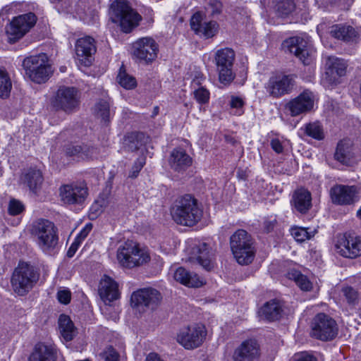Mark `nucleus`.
<instances>
[{
  "label": "nucleus",
  "mask_w": 361,
  "mask_h": 361,
  "mask_svg": "<svg viewBox=\"0 0 361 361\" xmlns=\"http://www.w3.org/2000/svg\"><path fill=\"white\" fill-rule=\"evenodd\" d=\"M173 219L177 224L192 226L202 216V210L197 206V200L191 195H185L176 200L171 209Z\"/></svg>",
  "instance_id": "obj_1"
},
{
  "label": "nucleus",
  "mask_w": 361,
  "mask_h": 361,
  "mask_svg": "<svg viewBox=\"0 0 361 361\" xmlns=\"http://www.w3.org/2000/svg\"><path fill=\"white\" fill-rule=\"evenodd\" d=\"M109 15L112 22L118 23L125 33L130 32L142 19L126 0H114L111 4Z\"/></svg>",
  "instance_id": "obj_2"
},
{
  "label": "nucleus",
  "mask_w": 361,
  "mask_h": 361,
  "mask_svg": "<svg viewBox=\"0 0 361 361\" xmlns=\"http://www.w3.org/2000/svg\"><path fill=\"white\" fill-rule=\"evenodd\" d=\"M32 233L37 238L38 246L44 253H55L59 236L57 228L53 222L44 219H38L32 224Z\"/></svg>",
  "instance_id": "obj_3"
},
{
  "label": "nucleus",
  "mask_w": 361,
  "mask_h": 361,
  "mask_svg": "<svg viewBox=\"0 0 361 361\" xmlns=\"http://www.w3.org/2000/svg\"><path fill=\"white\" fill-rule=\"evenodd\" d=\"M230 246L238 264L247 265L255 257V250L252 236L243 229H238L230 238Z\"/></svg>",
  "instance_id": "obj_4"
},
{
  "label": "nucleus",
  "mask_w": 361,
  "mask_h": 361,
  "mask_svg": "<svg viewBox=\"0 0 361 361\" xmlns=\"http://www.w3.org/2000/svg\"><path fill=\"white\" fill-rule=\"evenodd\" d=\"M25 75L34 82H45L51 75V67L46 54H39L25 58L23 61Z\"/></svg>",
  "instance_id": "obj_5"
},
{
  "label": "nucleus",
  "mask_w": 361,
  "mask_h": 361,
  "mask_svg": "<svg viewBox=\"0 0 361 361\" xmlns=\"http://www.w3.org/2000/svg\"><path fill=\"white\" fill-rule=\"evenodd\" d=\"M39 276L34 267L25 262L19 263L11 277L13 290L20 295H25L33 288Z\"/></svg>",
  "instance_id": "obj_6"
},
{
  "label": "nucleus",
  "mask_w": 361,
  "mask_h": 361,
  "mask_svg": "<svg viewBox=\"0 0 361 361\" xmlns=\"http://www.w3.org/2000/svg\"><path fill=\"white\" fill-rule=\"evenodd\" d=\"M117 259L122 267L133 268L148 262L149 255L145 250L141 249L136 243L127 240L118 247Z\"/></svg>",
  "instance_id": "obj_7"
},
{
  "label": "nucleus",
  "mask_w": 361,
  "mask_h": 361,
  "mask_svg": "<svg viewBox=\"0 0 361 361\" xmlns=\"http://www.w3.org/2000/svg\"><path fill=\"white\" fill-rule=\"evenodd\" d=\"M81 93L75 87H60L51 101V106L56 111L72 114L79 109Z\"/></svg>",
  "instance_id": "obj_8"
},
{
  "label": "nucleus",
  "mask_w": 361,
  "mask_h": 361,
  "mask_svg": "<svg viewBox=\"0 0 361 361\" xmlns=\"http://www.w3.org/2000/svg\"><path fill=\"white\" fill-rule=\"evenodd\" d=\"M312 336L323 341L334 339L338 335L336 322L324 313L317 314L312 322Z\"/></svg>",
  "instance_id": "obj_9"
},
{
  "label": "nucleus",
  "mask_w": 361,
  "mask_h": 361,
  "mask_svg": "<svg viewBox=\"0 0 361 361\" xmlns=\"http://www.w3.org/2000/svg\"><path fill=\"white\" fill-rule=\"evenodd\" d=\"M159 46L150 37H141L132 44V55L140 62H152L157 57Z\"/></svg>",
  "instance_id": "obj_10"
},
{
  "label": "nucleus",
  "mask_w": 361,
  "mask_h": 361,
  "mask_svg": "<svg viewBox=\"0 0 361 361\" xmlns=\"http://www.w3.org/2000/svg\"><path fill=\"white\" fill-rule=\"evenodd\" d=\"M59 195L65 204L82 205L88 196V188L82 183H71L60 187Z\"/></svg>",
  "instance_id": "obj_11"
},
{
  "label": "nucleus",
  "mask_w": 361,
  "mask_h": 361,
  "mask_svg": "<svg viewBox=\"0 0 361 361\" xmlns=\"http://www.w3.org/2000/svg\"><path fill=\"white\" fill-rule=\"evenodd\" d=\"M286 51L293 54L304 65H310L313 61L314 51L308 45L306 39L300 37H292L282 44Z\"/></svg>",
  "instance_id": "obj_12"
},
{
  "label": "nucleus",
  "mask_w": 361,
  "mask_h": 361,
  "mask_svg": "<svg viewBox=\"0 0 361 361\" xmlns=\"http://www.w3.org/2000/svg\"><path fill=\"white\" fill-rule=\"evenodd\" d=\"M207 335L204 326L192 325L180 329L177 341L185 349H194L202 345Z\"/></svg>",
  "instance_id": "obj_13"
},
{
  "label": "nucleus",
  "mask_w": 361,
  "mask_h": 361,
  "mask_svg": "<svg viewBox=\"0 0 361 361\" xmlns=\"http://www.w3.org/2000/svg\"><path fill=\"white\" fill-rule=\"evenodd\" d=\"M294 75H276L271 76L265 88L269 94L274 98H279L290 94L295 86Z\"/></svg>",
  "instance_id": "obj_14"
},
{
  "label": "nucleus",
  "mask_w": 361,
  "mask_h": 361,
  "mask_svg": "<svg viewBox=\"0 0 361 361\" xmlns=\"http://www.w3.org/2000/svg\"><path fill=\"white\" fill-rule=\"evenodd\" d=\"M335 246L336 252L343 257L355 259L361 256V237L355 233H344Z\"/></svg>",
  "instance_id": "obj_15"
},
{
  "label": "nucleus",
  "mask_w": 361,
  "mask_h": 361,
  "mask_svg": "<svg viewBox=\"0 0 361 361\" xmlns=\"http://www.w3.org/2000/svg\"><path fill=\"white\" fill-rule=\"evenodd\" d=\"M36 21V16L31 12L13 18L6 29L8 35L11 36L10 40L16 41L21 38L35 25Z\"/></svg>",
  "instance_id": "obj_16"
},
{
  "label": "nucleus",
  "mask_w": 361,
  "mask_h": 361,
  "mask_svg": "<svg viewBox=\"0 0 361 361\" xmlns=\"http://www.w3.org/2000/svg\"><path fill=\"white\" fill-rule=\"evenodd\" d=\"M161 300L160 293L152 288H141L134 291L131 295V305L133 307L156 308Z\"/></svg>",
  "instance_id": "obj_17"
},
{
  "label": "nucleus",
  "mask_w": 361,
  "mask_h": 361,
  "mask_svg": "<svg viewBox=\"0 0 361 361\" xmlns=\"http://www.w3.org/2000/svg\"><path fill=\"white\" fill-rule=\"evenodd\" d=\"M314 106V95L312 92L305 90L295 98L290 100L285 109L291 116H297L310 111Z\"/></svg>",
  "instance_id": "obj_18"
},
{
  "label": "nucleus",
  "mask_w": 361,
  "mask_h": 361,
  "mask_svg": "<svg viewBox=\"0 0 361 361\" xmlns=\"http://www.w3.org/2000/svg\"><path fill=\"white\" fill-rule=\"evenodd\" d=\"M259 357V346L255 339H248L243 341L235 348L233 361H258Z\"/></svg>",
  "instance_id": "obj_19"
},
{
  "label": "nucleus",
  "mask_w": 361,
  "mask_h": 361,
  "mask_svg": "<svg viewBox=\"0 0 361 361\" xmlns=\"http://www.w3.org/2000/svg\"><path fill=\"white\" fill-rule=\"evenodd\" d=\"M66 156L73 158V160L92 159L99 154L97 148L87 145H67L64 147Z\"/></svg>",
  "instance_id": "obj_20"
},
{
  "label": "nucleus",
  "mask_w": 361,
  "mask_h": 361,
  "mask_svg": "<svg viewBox=\"0 0 361 361\" xmlns=\"http://www.w3.org/2000/svg\"><path fill=\"white\" fill-rule=\"evenodd\" d=\"M356 192L355 186L337 185L331 189V197L334 203L346 205L353 203Z\"/></svg>",
  "instance_id": "obj_21"
},
{
  "label": "nucleus",
  "mask_w": 361,
  "mask_h": 361,
  "mask_svg": "<svg viewBox=\"0 0 361 361\" xmlns=\"http://www.w3.org/2000/svg\"><path fill=\"white\" fill-rule=\"evenodd\" d=\"M96 50L95 41L90 36L80 38L75 43L76 54L86 66L91 63L92 55L95 54Z\"/></svg>",
  "instance_id": "obj_22"
},
{
  "label": "nucleus",
  "mask_w": 361,
  "mask_h": 361,
  "mask_svg": "<svg viewBox=\"0 0 361 361\" xmlns=\"http://www.w3.org/2000/svg\"><path fill=\"white\" fill-rule=\"evenodd\" d=\"M190 26L196 34L205 38L212 37L217 30V23L215 21L202 23V16L200 13H195L191 18Z\"/></svg>",
  "instance_id": "obj_23"
},
{
  "label": "nucleus",
  "mask_w": 361,
  "mask_h": 361,
  "mask_svg": "<svg viewBox=\"0 0 361 361\" xmlns=\"http://www.w3.org/2000/svg\"><path fill=\"white\" fill-rule=\"evenodd\" d=\"M20 179L30 191L35 195L40 191L44 183L42 173L37 168H30L26 170L22 173Z\"/></svg>",
  "instance_id": "obj_24"
},
{
  "label": "nucleus",
  "mask_w": 361,
  "mask_h": 361,
  "mask_svg": "<svg viewBox=\"0 0 361 361\" xmlns=\"http://www.w3.org/2000/svg\"><path fill=\"white\" fill-rule=\"evenodd\" d=\"M327 64L329 67L325 72L324 80L328 78L330 82L334 83L338 78L345 75L348 64L344 59L329 57Z\"/></svg>",
  "instance_id": "obj_25"
},
{
  "label": "nucleus",
  "mask_w": 361,
  "mask_h": 361,
  "mask_svg": "<svg viewBox=\"0 0 361 361\" xmlns=\"http://www.w3.org/2000/svg\"><path fill=\"white\" fill-rule=\"evenodd\" d=\"M192 158L182 148L173 149L169 163L171 168L177 172H183L192 164Z\"/></svg>",
  "instance_id": "obj_26"
},
{
  "label": "nucleus",
  "mask_w": 361,
  "mask_h": 361,
  "mask_svg": "<svg viewBox=\"0 0 361 361\" xmlns=\"http://www.w3.org/2000/svg\"><path fill=\"white\" fill-rule=\"evenodd\" d=\"M283 302L277 299L267 302L259 310V317L269 322L281 319L283 312Z\"/></svg>",
  "instance_id": "obj_27"
},
{
  "label": "nucleus",
  "mask_w": 361,
  "mask_h": 361,
  "mask_svg": "<svg viewBox=\"0 0 361 361\" xmlns=\"http://www.w3.org/2000/svg\"><path fill=\"white\" fill-rule=\"evenodd\" d=\"M193 254L197 262L204 269L210 271L214 267V254L207 243H202L194 247Z\"/></svg>",
  "instance_id": "obj_28"
},
{
  "label": "nucleus",
  "mask_w": 361,
  "mask_h": 361,
  "mask_svg": "<svg viewBox=\"0 0 361 361\" xmlns=\"http://www.w3.org/2000/svg\"><path fill=\"white\" fill-rule=\"evenodd\" d=\"M99 293L104 302L117 300L119 297L118 283L111 277L104 276L100 281Z\"/></svg>",
  "instance_id": "obj_29"
},
{
  "label": "nucleus",
  "mask_w": 361,
  "mask_h": 361,
  "mask_svg": "<svg viewBox=\"0 0 361 361\" xmlns=\"http://www.w3.org/2000/svg\"><path fill=\"white\" fill-rule=\"evenodd\" d=\"M290 202L297 212L305 214L312 207L311 193L305 188H299L294 192Z\"/></svg>",
  "instance_id": "obj_30"
},
{
  "label": "nucleus",
  "mask_w": 361,
  "mask_h": 361,
  "mask_svg": "<svg viewBox=\"0 0 361 361\" xmlns=\"http://www.w3.org/2000/svg\"><path fill=\"white\" fill-rule=\"evenodd\" d=\"M56 351L51 345L37 343L29 357V361H56Z\"/></svg>",
  "instance_id": "obj_31"
},
{
  "label": "nucleus",
  "mask_w": 361,
  "mask_h": 361,
  "mask_svg": "<svg viewBox=\"0 0 361 361\" xmlns=\"http://www.w3.org/2000/svg\"><path fill=\"white\" fill-rule=\"evenodd\" d=\"M173 277L176 281L188 287L198 288L203 284L197 274L188 271L183 267L178 268Z\"/></svg>",
  "instance_id": "obj_32"
},
{
  "label": "nucleus",
  "mask_w": 361,
  "mask_h": 361,
  "mask_svg": "<svg viewBox=\"0 0 361 361\" xmlns=\"http://www.w3.org/2000/svg\"><path fill=\"white\" fill-rule=\"evenodd\" d=\"M353 155L352 141L350 139L341 140L337 145L334 154L335 159L343 164H348Z\"/></svg>",
  "instance_id": "obj_33"
},
{
  "label": "nucleus",
  "mask_w": 361,
  "mask_h": 361,
  "mask_svg": "<svg viewBox=\"0 0 361 361\" xmlns=\"http://www.w3.org/2000/svg\"><path fill=\"white\" fill-rule=\"evenodd\" d=\"M330 33L332 37L345 42L352 41L357 36V32L352 26L341 24L333 25Z\"/></svg>",
  "instance_id": "obj_34"
},
{
  "label": "nucleus",
  "mask_w": 361,
  "mask_h": 361,
  "mask_svg": "<svg viewBox=\"0 0 361 361\" xmlns=\"http://www.w3.org/2000/svg\"><path fill=\"white\" fill-rule=\"evenodd\" d=\"M147 138L143 133L133 132L128 133L124 138V147L129 152H135L147 142Z\"/></svg>",
  "instance_id": "obj_35"
},
{
  "label": "nucleus",
  "mask_w": 361,
  "mask_h": 361,
  "mask_svg": "<svg viewBox=\"0 0 361 361\" xmlns=\"http://www.w3.org/2000/svg\"><path fill=\"white\" fill-rule=\"evenodd\" d=\"M204 79L202 75L199 74L192 81L194 97L200 104H207L209 101L210 93L207 89L202 86V81Z\"/></svg>",
  "instance_id": "obj_36"
},
{
  "label": "nucleus",
  "mask_w": 361,
  "mask_h": 361,
  "mask_svg": "<svg viewBox=\"0 0 361 361\" xmlns=\"http://www.w3.org/2000/svg\"><path fill=\"white\" fill-rule=\"evenodd\" d=\"M216 68L233 67L235 52L230 48L218 50L215 54Z\"/></svg>",
  "instance_id": "obj_37"
},
{
  "label": "nucleus",
  "mask_w": 361,
  "mask_h": 361,
  "mask_svg": "<svg viewBox=\"0 0 361 361\" xmlns=\"http://www.w3.org/2000/svg\"><path fill=\"white\" fill-rule=\"evenodd\" d=\"M59 327L62 337L66 341L73 340L75 335V329L70 317L65 314H61L59 319Z\"/></svg>",
  "instance_id": "obj_38"
},
{
  "label": "nucleus",
  "mask_w": 361,
  "mask_h": 361,
  "mask_svg": "<svg viewBox=\"0 0 361 361\" xmlns=\"http://www.w3.org/2000/svg\"><path fill=\"white\" fill-rule=\"evenodd\" d=\"M288 277L293 280L298 286L302 290L309 291L312 288V283L307 276L298 270H291L288 272Z\"/></svg>",
  "instance_id": "obj_39"
},
{
  "label": "nucleus",
  "mask_w": 361,
  "mask_h": 361,
  "mask_svg": "<svg viewBox=\"0 0 361 361\" xmlns=\"http://www.w3.org/2000/svg\"><path fill=\"white\" fill-rule=\"evenodd\" d=\"M94 114L104 122L109 123L111 116L109 104L105 100L99 101L94 107Z\"/></svg>",
  "instance_id": "obj_40"
},
{
  "label": "nucleus",
  "mask_w": 361,
  "mask_h": 361,
  "mask_svg": "<svg viewBox=\"0 0 361 361\" xmlns=\"http://www.w3.org/2000/svg\"><path fill=\"white\" fill-rule=\"evenodd\" d=\"M12 88L11 78L6 70L0 68V97L7 98Z\"/></svg>",
  "instance_id": "obj_41"
},
{
  "label": "nucleus",
  "mask_w": 361,
  "mask_h": 361,
  "mask_svg": "<svg viewBox=\"0 0 361 361\" xmlns=\"http://www.w3.org/2000/svg\"><path fill=\"white\" fill-rule=\"evenodd\" d=\"M305 132L307 135L317 140L324 138L322 126L319 122L309 123L305 125Z\"/></svg>",
  "instance_id": "obj_42"
},
{
  "label": "nucleus",
  "mask_w": 361,
  "mask_h": 361,
  "mask_svg": "<svg viewBox=\"0 0 361 361\" xmlns=\"http://www.w3.org/2000/svg\"><path fill=\"white\" fill-rule=\"evenodd\" d=\"M295 5L293 0H281L275 6V11L280 17H286L295 9Z\"/></svg>",
  "instance_id": "obj_43"
},
{
  "label": "nucleus",
  "mask_w": 361,
  "mask_h": 361,
  "mask_svg": "<svg viewBox=\"0 0 361 361\" xmlns=\"http://www.w3.org/2000/svg\"><path fill=\"white\" fill-rule=\"evenodd\" d=\"M219 82L224 86H228L233 81L235 74L233 67L216 68Z\"/></svg>",
  "instance_id": "obj_44"
},
{
  "label": "nucleus",
  "mask_w": 361,
  "mask_h": 361,
  "mask_svg": "<svg viewBox=\"0 0 361 361\" xmlns=\"http://www.w3.org/2000/svg\"><path fill=\"white\" fill-rule=\"evenodd\" d=\"M117 80L121 86L128 90L134 88L137 84L135 78L128 75L122 68L117 75Z\"/></svg>",
  "instance_id": "obj_45"
},
{
  "label": "nucleus",
  "mask_w": 361,
  "mask_h": 361,
  "mask_svg": "<svg viewBox=\"0 0 361 361\" xmlns=\"http://www.w3.org/2000/svg\"><path fill=\"white\" fill-rule=\"evenodd\" d=\"M341 293L348 305H355L358 303V292L354 288L343 286Z\"/></svg>",
  "instance_id": "obj_46"
},
{
  "label": "nucleus",
  "mask_w": 361,
  "mask_h": 361,
  "mask_svg": "<svg viewBox=\"0 0 361 361\" xmlns=\"http://www.w3.org/2000/svg\"><path fill=\"white\" fill-rule=\"evenodd\" d=\"M25 209L24 204L19 200L12 199L10 200L8 207L9 214L16 216L21 214Z\"/></svg>",
  "instance_id": "obj_47"
},
{
  "label": "nucleus",
  "mask_w": 361,
  "mask_h": 361,
  "mask_svg": "<svg viewBox=\"0 0 361 361\" xmlns=\"http://www.w3.org/2000/svg\"><path fill=\"white\" fill-rule=\"evenodd\" d=\"M145 164V157L142 156L137 159L135 161L131 170L129 172L128 176L131 178H135L137 177L140 171Z\"/></svg>",
  "instance_id": "obj_48"
},
{
  "label": "nucleus",
  "mask_w": 361,
  "mask_h": 361,
  "mask_svg": "<svg viewBox=\"0 0 361 361\" xmlns=\"http://www.w3.org/2000/svg\"><path fill=\"white\" fill-rule=\"evenodd\" d=\"M291 235L298 242H304L310 238L309 233L303 228H294L291 230Z\"/></svg>",
  "instance_id": "obj_49"
},
{
  "label": "nucleus",
  "mask_w": 361,
  "mask_h": 361,
  "mask_svg": "<svg viewBox=\"0 0 361 361\" xmlns=\"http://www.w3.org/2000/svg\"><path fill=\"white\" fill-rule=\"evenodd\" d=\"M101 356L104 361H118L119 360V354L112 346L108 347Z\"/></svg>",
  "instance_id": "obj_50"
},
{
  "label": "nucleus",
  "mask_w": 361,
  "mask_h": 361,
  "mask_svg": "<svg viewBox=\"0 0 361 361\" xmlns=\"http://www.w3.org/2000/svg\"><path fill=\"white\" fill-rule=\"evenodd\" d=\"M293 361H317V359L316 357L307 352H302L300 353L295 354L293 357Z\"/></svg>",
  "instance_id": "obj_51"
},
{
  "label": "nucleus",
  "mask_w": 361,
  "mask_h": 361,
  "mask_svg": "<svg viewBox=\"0 0 361 361\" xmlns=\"http://www.w3.org/2000/svg\"><path fill=\"white\" fill-rule=\"evenodd\" d=\"M92 224L90 223L87 224L85 226L78 234L75 240L81 243L82 241L84 240L85 238L88 235L90 232L92 231Z\"/></svg>",
  "instance_id": "obj_52"
},
{
  "label": "nucleus",
  "mask_w": 361,
  "mask_h": 361,
  "mask_svg": "<svg viewBox=\"0 0 361 361\" xmlns=\"http://www.w3.org/2000/svg\"><path fill=\"white\" fill-rule=\"evenodd\" d=\"M71 294L68 290H59L57 293V298L61 303L68 304L71 301Z\"/></svg>",
  "instance_id": "obj_53"
},
{
  "label": "nucleus",
  "mask_w": 361,
  "mask_h": 361,
  "mask_svg": "<svg viewBox=\"0 0 361 361\" xmlns=\"http://www.w3.org/2000/svg\"><path fill=\"white\" fill-rule=\"evenodd\" d=\"M229 104L231 108L240 109L245 105V102L242 97L233 95L231 97Z\"/></svg>",
  "instance_id": "obj_54"
},
{
  "label": "nucleus",
  "mask_w": 361,
  "mask_h": 361,
  "mask_svg": "<svg viewBox=\"0 0 361 361\" xmlns=\"http://www.w3.org/2000/svg\"><path fill=\"white\" fill-rule=\"evenodd\" d=\"M272 149L277 154H281L283 151V147L281 142L278 138H274L270 142Z\"/></svg>",
  "instance_id": "obj_55"
},
{
  "label": "nucleus",
  "mask_w": 361,
  "mask_h": 361,
  "mask_svg": "<svg viewBox=\"0 0 361 361\" xmlns=\"http://www.w3.org/2000/svg\"><path fill=\"white\" fill-rule=\"evenodd\" d=\"M277 221L276 219L265 220L264 222V230L267 233L272 231L276 224Z\"/></svg>",
  "instance_id": "obj_56"
},
{
  "label": "nucleus",
  "mask_w": 361,
  "mask_h": 361,
  "mask_svg": "<svg viewBox=\"0 0 361 361\" xmlns=\"http://www.w3.org/2000/svg\"><path fill=\"white\" fill-rule=\"evenodd\" d=\"M80 243L78 242L77 240H74V242L71 244V245L70 246L68 252H67V255L68 257H71L74 255V254L75 253L76 250H78V246L80 245Z\"/></svg>",
  "instance_id": "obj_57"
},
{
  "label": "nucleus",
  "mask_w": 361,
  "mask_h": 361,
  "mask_svg": "<svg viewBox=\"0 0 361 361\" xmlns=\"http://www.w3.org/2000/svg\"><path fill=\"white\" fill-rule=\"evenodd\" d=\"M158 110H159V107L158 106L154 107L153 116H155V115H157L158 114Z\"/></svg>",
  "instance_id": "obj_58"
},
{
  "label": "nucleus",
  "mask_w": 361,
  "mask_h": 361,
  "mask_svg": "<svg viewBox=\"0 0 361 361\" xmlns=\"http://www.w3.org/2000/svg\"><path fill=\"white\" fill-rule=\"evenodd\" d=\"M357 216L361 219V208L357 212Z\"/></svg>",
  "instance_id": "obj_59"
},
{
  "label": "nucleus",
  "mask_w": 361,
  "mask_h": 361,
  "mask_svg": "<svg viewBox=\"0 0 361 361\" xmlns=\"http://www.w3.org/2000/svg\"><path fill=\"white\" fill-rule=\"evenodd\" d=\"M61 0H49L51 4L59 3Z\"/></svg>",
  "instance_id": "obj_60"
},
{
  "label": "nucleus",
  "mask_w": 361,
  "mask_h": 361,
  "mask_svg": "<svg viewBox=\"0 0 361 361\" xmlns=\"http://www.w3.org/2000/svg\"><path fill=\"white\" fill-rule=\"evenodd\" d=\"M324 26V25H318L317 27V30H319L321 27H322Z\"/></svg>",
  "instance_id": "obj_61"
},
{
  "label": "nucleus",
  "mask_w": 361,
  "mask_h": 361,
  "mask_svg": "<svg viewBox=\"0 0 361 361\" xmlns=\"http://www.w3.org/2000/svg\"><path fill=\"white\" fill-rule=\"evenodd\" d=\"M95 207H97V204H96L95 206L92 205V207H91V211L93 210Z\"/></svg>",
  "instance_id": "obj_62"
}]
</instances>
